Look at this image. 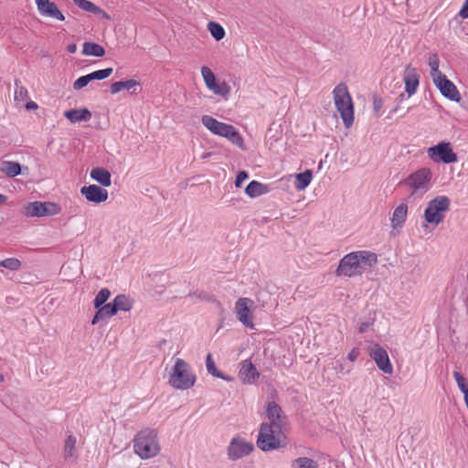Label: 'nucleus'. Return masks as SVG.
Listing matches in <instances>:
<instances>
[{
    "label": "nucleus",
    "instance_id": "29",
    "mask_svg": "<svg viewBox=\"0 0 468 468\" xmlns=\"http://www.w3.org/2000/svg\"><path fill=\"white\" fill-rule=\"evenodd\" d=\"M1 171L10 177H15L21 173V166L18 163L13 161H4Z\"/></svg>",
    "mask_w": 468,
    "mask_h": 468
},
{
    "label": "nucleus",
    "instance_id": "33",
    "mask_svg": "<svg viewBox=\"0 0 468 468\" xmlns=\"http://www.w3.org/2000/svg\"><path fill=\"white\" fill-rule=\"evenodd\" d=\"M207 29L210 32L211 36L217 40L219 41L225 37V29L223 27L217 22H208Z\"/></svg>",
    "mask_w": 468,
    "mask_h": 468
},
{
    "label": "nucleus",
    "instance_id": "24",
    "mask_svg": "<svg viewBox=\"0 0 468 468\" xmlns=\"http://www.w3.org/2000/svg\"><path fill=\"white\" fill-rule=\"evenodd\" d=\"M64 116L70 122H88L91 118V112L86 109H73L69 110L64 112Z\"/></svg>",
    "mask_w": 468,
    "mask_h": 468
},
{
    "label": "nucleus",
    "instance_id": "31",
    "mask_svg": "<svg viewBox=\"0 0 468 468\" xmlns=\"http://www.w3.org/2000/svg\"><path fill=\"white\" fill-rule=\"evenodd\" d=\"M428 63L431 68V77L432 80L444 75L439 69L440 59H439V57L437 54H435V53L431 54L429 56Z\"/></svg>",
    "mask_w": 468,
    "mask_h": 468
},
{
    "label": "nucleus",
    "instance_id": "30",
    "mask_svg": "<svg viewBox=\"0 0 468 468\" xmlns=\"http://www.w3.org/2000/svg\"><path fill=\"white\" fill-rule=\"evenodd\" d=\"M312 171L306 170L303 173H300L296 175V181H295V188L297 190H303L305 189L312 181Z\"/></svg>",
    "mask_w": 468,
    "mask_h": 468
},
{
    "label": "nucleus",
    "instance_id": "5",
    "mask_svg": "<svg viewBox=\"0 0 468 468\" xmlns=\"http://www.w3.org/2000/svg\"><path fill=\"white\" fill-rule=\"evenodd\" d=\"M334 102L340 117L346 128H350L354 122V105L347 86L339 83L333 90Z\"/></svg>",
    "mask_w": 468,
    "mask_h": 468
},
{
    "label": "nucleus",
    "instance_id": "35",
    "mask_svg": "<svg viewBox=\"0 0 468 468\" xmlns=\"http://www.w3.org/2000/svg\"><path fill=\"white\" fill-rule=\"evenodd\" d=\"M292 467L293 468H318V463L308 457H299L292 461Z\"/></svg>",
    "mask_w": 468,
    "mask_h": 468
},
{
    "label": "nucleus",
    "instance_id": "19",
    "mask_svg": "<svg viewBox=\"0 0 468 468\" xmlns=\"http://www.w3.org/2000/svg\"><path fill=\"white\" fill-rule=\"evenodd\" d=\"M266 415L271 420L270 423H275L282 427L286 421V416L284 415L282 408L274 401L268 403Z\"/></svg>",
    "mask_w": 468,
    "mask_h": 468
},
{
    "label": "nucleus",
    "instance_id": "40",
    "mask_svg": "<svg viewBox=\"0 0 468 468\" xmlns=\"http://www.w3.org/2000/svg\"><path fill=\"white\" fill-rule=\"evenodd\" d=\"M453 378L457 383L458 388L463 393L464 397L466 394L468 395V383L464 376L461 374L459 371L453 372Z\"/></svg>",
    "mask_w": 468,
    "mask_h": 468
},
{
    "label": "nucleus",
    "instance_id": "28",
    "mask_svg": "<svg viewBox=\"0 0 468 468\" xmlns=\"http://www.w3.org/2000/svg\"><path fill=\"white\" fill-rule=\"evenodd\" d=\"M206 367H207V372L210 375H212L213 377H216V378L227 380V381L231 380L230 377L225 376L223 373H221L220 371L218 370L216 364L212 358L211 354H207V356L206 357Z\"/></svg>",
    "mask_w": 468,
    "mask_h": 468
},
{
    "label": "nucleus",
    "instance_id": "2",
    "mask_svg": "<svg viewBox=\"0 0 468 468\" xmlns=\"http://www.w3.org/2000/svg\"><path fill=\"white\" fill-rule=\"evenodd\" d=\"M432 171L429 167H421L410 174L400 185L410 191L409 198L422 197L431 187Z\"/></svg>",
    "mask_w": 468,
    "mask_h": 468
},
{
    "label": "nucleus",
    "instance_id": "23",
    "mask_svg": "<svg viewBox=\"0 0 468 468\" xmlns=\"http://www.w3.org/2000/svg\"><path fill=\"white\" fill-rule=\"evenodd\" d=\"M270 187L268 185L252 180L245 188V193L251 198L259 197L262 195L269 193Z\"/></svg>",
    "mask_w": 468,
    "mask_h": 468
},
{
    "label": "nucleus",
    "instance_id": "41",
    "mask_svg": "<svg viewBox=\"0 0 468 468\" xmlns=\"http://www.w3.org/2000/svg\"><path fill=\"white\" fill-rule=\"evenodd\" d=\"M1 264L4 266L5 269L16 271H18L21 268V261L16 258H7L3 261H1Z\"/></svg>",
    "mask_w": 468,
    "mask_h": 468
},
{
    "label": "nucleus",
    "instance_id": "4",
    "mask_svg": "<svg viewBox=\"0 0 468 468\" xmlns=\"http://www.w3.org/2000/svg\"><path fill=\"white\" fill-rule=\"evenodd\" d=\"M134 452L142 459H150L160 452L157 432L153 429H144L133 440Z\"/></svg>",
    "mask_w": 468,
    "mask_h": 468
},
{
    "label": "nucleus",
    "instance_id": "48",
    "mask_svg": "<svg viewBox=\"0 0 468 468\" xmlns=\"http://www.w3.org/2000/svg\"><path fill=\"white\" fill-rule=\"evenodd\" d=\"M26 109L27 110H36V109H37V104L33 101H29L26 104Z\"/></svg>",
    "mask_w": 468,
    "mask_h": 468
},
{
    "label": "nucleus",
    "instance_id": "42",
    "mask_svg": "<svg viewBox=\"0 0 468 468\" xmlns=\"http://www.w3.org/2000/svg\"><path fill=\"white\" fill-rule=\"evenodd\" d=\"M111 294H96V298L94 300L95 308H99L107 302Z\"/></svg>",
    "mask_w": 468,
    "mask_h": 468
},
{
    "label": "nucleus",
    "instance_id": "44",
    "mask_svg": "<svg viewBox=\"0 0 468 468\" xmlns=\"http://www.w3.org/2000/svg\"><path fill=\"white\" fill-rule=\"evenodd\" d=\"M373 106H374V111L377 114H378L379 111L381 110L382 106H383V101L381 99L379 98H374V101H373Z\"/></svg>",
    "mask_w": 468,
    "mask_h": 468
},
{
    "label": "nucleus",
    "instance_id": "26",
    "mask_svg": "<svg viewBox=\"0 0 468 468\" xmlns=\"http://www.w3.org/2000/svg\"><path fill=\"white\" fill-rule=\"evenodd\" d=\"M97 309L98 311L91 321L92 324H96L101 320H103L106 317H111L116 314V308H114L112 303L104 304Z\"/></svg>",
    "mask_w": 468,
    "mask_h": 468
},
{
    "label": "nucleus",
    "instance_id": "1",
    "mask_svg": "<svg viewBox=\"0 0 468 468\" xmlns=\"http://www.w3.org/2000/svg\"><path fill=\"white\" fill-rule=\"evenodd\" d=\"M378 262L376 253L368 250L352 251L339 261L335 274L337 277L351 278L360 276Z\"/></svg>",
    "mask_w": 468,
    "mask_h": 468
},
{
    "label": "nucleus",
    "instance_id": "52",
    "mask_svg": "<svg viewBox=\"0 0 468 468\" xmlns=\"http://www.w3.org/2000/svg\"><path fill=\"white\" fill-rule=\"evenodd\" d=\"M5 380L4 376L0 373V382H3Z\"/></svg>",
    "mask_w": 468,
    "mask_h": 468
},
{
    "label": "nucleus",
    "instance_id": "46",
    "mask_svg": "<svg viewBox=\"0 0 468 468\" xmlns=\"http://www.w3.org/2000/svg\"><path fill=\"white\" fill-rule=\"evenodd\" d=\"M459 15L463 18H468V0H465L464 4L463 5L459 12Z\"/></svg>",
    "mask_w": 468,
    "mask_h": 468
},
{
    "label": "nucleus",
    "instance_id": "7",
    "mask_svg": "<svg viewBox=\"0 0 468 468\" xmlns=\"http://www.w3.org/2000/svg\"><path fill=\"white\" fill-rule=\"evenodd\" d=\"M451 207V200L446 196H437L431 199L424 210V219L428 224L438 226L445 218Z\"/></svg>",
    "mask_w": 468,
    "mask_h": 468
},
{
    "label": "nucleus",
    "instance_id": "32",
    "mask_svg": "<svg viewBox=\"0 0 468 468\" xmlns=\"http://www.w3.org/2000/svg\"><path fill=\"white\" fill-rule=\"evenodd\" d=\"M133 302L126 296V294H117L113 300L112 306L118 310L129 311L132 308Z\"/></svg>",
    "mask_w": 468,
    "mask_h": 468
},
{
    "label": "nucleus",
    "instance_id": "25",
    "mask_svg": "<svg viewBox=\"0 0 468 468\" xmlns=\"http://www.w3.org/2000/svg\"><path fill=\"white\" fill-rule=\"evenodd\" d=\"M90 176L93 180L97 181L100 185H101L104 187L110 186L112 184L111 173L104 168H92Z\"/></svg>",
    "mask_w": 468,
    "mask_h": 468
},
{
    "label": "nucleus",
    "instance_id": "51",
    "mask_svg": "<svg viewBox=\"0 0 468 468\" xmlns=\"http://www.w3.org/2000/svg\"><path fill=\"white\" fill-rule=\"evenodd\" d=\"M99 292L105 293V292H110V290H109V289H107V288H103V289H101V290L99 291Z\"/></svg>",
    "mask_w": 468,
    "mask_h": 468
},
{
    "label": "nucleus",
    "instance_id": "20",
    "mask_svg": "<svg viewBox=\"0 0 468 468\" xmlns=\"http://www.w3.org/2000/svg\"><path fill=\"white\" fill-rule=\"evenodd\" d=\"M239 377L243 383H251L259 378L260 374L256 367L250 361H244L239 372Z\"/></svg>",
    "mask_w": 468,
    "mask_h": 468
},
{
    "label": "nucleus",
    "instance_id": "16",
    "mask_svg": "<svg viewBox=\"0 0 468 468\" xmlns=\"http://www.w3.org/2000/svg\"><path fill=\"white\" fill-rule=\"evenodd\" d=\"M112 68H107L81 76L73 82V89L79 90L86 87L92 80H101L107 79L112 75Z\"/></svg>",
    "mask_w": 468,
    "mask_h": 468
},
{
    "label": "nucleus",
    "instance_id": "39",
    "mask_svg": "<svg viewBox=\"0 0 468 468\" xmlns=\"http://www.w3.org/2000/svg\"><path fill=\"white\" fill-rule=\"evenodd\" d=\"M76 438L73 435H69L65 441L64 445V457L65 459L70 458L75 453Z\"/></svg>",
    "mask_w": 468,
    "mask_h": 468
},
{
    "label": "nucleus",
    "instance_id": "53",
    "mask_svg": "<svg viewBox=\"0 0 468 468\" xmlns=\"http://www.w3.org/2000/svg\"><path fill=\"white\" fill-rule=\"evenodd\" d=\"M9 300H12V298L6 297V301H7L8 303H9Z\"/></svg>",
    "mask_w": 468,
    "mask_h": 468
},
{
    "label": "nucleus",
    "instance_id": "15",
    "mask_svg": "<svg viewBox=\"0 0 468 468\" xmlns=\"http://www.w3.org/2000/svg\"><path fill=\"white\" fill-rule=\"evenodd\" d=\"M38 13L45 17L64 21L65 16L54 2L49 0H35Z\"/></svg>",
    "mask_w": 468,
    "mask_h": 468
},
{
    "label": "nucleus",
    "instance_id": "36",
    "mask_svg": "<svg viewBox=\"0 0 468 468\" xmlns=\"http://www.w3.org/2000/svg\"><path fill=\"white\" fill-rule=\"evenodd\" d=\"M209 90L216 95L227 98L230 93V87L226 81L216 82L213 87H210Z\"/></svg>",
    "mask_w": 468,
    "mask_h": 468
},
{
    "label": "nucleus",
    "instance_id": "14",
    "mask_svg": "<svg viewBox=\"0 0 468 468\" xmlns=\"http://www.w3.org/2000/svg\"><path fill=\"white\" fill-rule=\"evenodd\" d=\"M432 81L443 97L452 101H459L461 100L458 89L445 75Z\"/></svg>",
    "mask_w": 468,
    "mask_h": 468
},
{
    "label": "nucleus",
    "instance_id": "47",
    "mask_svg": "<svg viewBox=\"0 0 468 468\" xmlns=\"http://www.w3.org/2000/svg\"><path fill=\"white\" fill-rule=\"evenodd\" d=\"M371 325L369 322H364L359 325L358 331L359 333H365L368 327Z\"/></svg>",
    "mask_w": 468,
    "mask_h": 468
},
{
    "label": "nucleus",
    "instance_id": "34",
    "mask_svg": "<svg viewBox=\"0 0 468 468\" xmlns=\"http://www.w3.org/2000/svg\"><path fill=\"white\" fill-rule=\"evenodd\" d=\"M15 101L16 102H24L26 100L28 99V91L26 87L21 85V82L19 80H15Z\"/></svg>",
    "mask_w": 468,
    "mask_h": 468
},
{
    "label": "nucleus",
    "instance_id": "11",
    "mask_svg": "<svg viewBox=\"0 0 468 468\" xmlns=\"http://www.w3.org/2000/svg\"><path fill=\"white\" fill-rule=\"evenodd\" d=\"M256 305L254 301L250 298H239L235 304V313L237 319L246 327L254 328L252 313Z\"/></svg>",
    "mask_w": 468,
    "mask_h": 468
},
{
    "label": "nucleus",
    "instance_id": "45",
    "mask_svg": "<svg viewBox=\"0 0 468 468\" xmlns=\"http://www.w3.org/2000/svg\"><path fill=\"white\" fill-rule=\"evenodd\" d=\"M359 353H360V352H359V349H358V348H356V347H355V348H353V349L348 353V355H347V358H348L350 361L354 362V361L357 358V356H359Z\"/></svg>",
    "mask_w": 468,
    "mask_h": 468
},
{
    "label": "nucleus",
    "instance_id": "6",
    "mask_svg": "<svg viewBox=\"0 0 468 468\" xmlns=\"http://www.w3.org/2000/svg\"><path fill=\"white\" fill-rule=\"evenodd\" d=\"M282 429V426L275 423H261L257 439V446L263 452H269L281 447L282 439L284 438Z\"/></svg>",
    "mask_w": 468,
    "mask_h": 468
},
{
    "label": "nucleus",
    "instance_id": "22",
    "mask_svg": "<svg viewBox=\"0 0 468 468\" xmlns=\"http://www.w3.org/2000/svg\"><path fill=\"white\" fill-rule=\"evenodd\" d=\"M138 87H140V82L135 80H121L111 85V92L116 94L122 90H126L130 94H136Z\"/></svg>",
    "mask_w": 468,
    "mask_h": 468
},
{
    "label": "nucleus",
    "instance_id": "9",
    "mask_svg": "<svg viewBox=\"0 0 468 468\" xmlns=\"http://www.w3.org/2000/svg\"><path fill=\"white\" fill-rule=\"evenodd\" d=\"M428 155L434 163L452 164L457 162V154L449 142H441L428 148Z\"/></svg>",
    "mask_w": 468,
    "mask_h": 468
},
{
    "label": "nucleus",
    "instance_id": "21",
    "mask_svg": "<svg viewBox=\"0 0 468 468\" xmlns=\"http://www.w3.org/2000/svg\"><path fill=\"white\" fill-rule=\"evenodd\" d=\"M419 74L413 68H408L405 71L403 80L405 82V90L409 96L413 95L419 86Z\"/></svg>",
    "mask_w": 468,
    "mask_h": 468
},
{
    "label": "nucleus",
    "instance_id": "17",
    "mask_svg": "<svg viewBox=\"0 0 468 468\" xmlns=\"http://www.w3.org/2000/svg\"><path fill=\"white\" fill-rule=\"evenodd\" d=\"M80 194L91 203L100 204L107 200L108 191L97 185L84 186L80 188Z\"/></svg>",
    "mask_w": 468,
    "mask_h": 468
},
{
    "label": "nucleus",
    "instance_id": "12",
    "mask_svg": "<svg viewBox=\"0 0 468 468\" xmlns=\"http://www.w3.org/2000/svg\"><path fill=\"white\" fill-rule=\"evenodd\" d=\"M369 356L375 361L379 370L385 374L391 375L393 367L390 363L388 352L380 345L375 343L368 347Z\"/></svg>",
    "mask_w": 468,
    "mask_h": 468
},
{
    "label": "nucleus",
    "instance_id": "43",
    "mask_svg": "<svg viewBox=\"0 0 468 468\" xmlns=\"http://www.w3.org/2000/svg\"><path fill=\"white\" fill-rule=\"evenodd\" d=\"M249 177V174L246 171H240L235 179L236 187H240L243 181H245Z\"/></svg>",
    "mask_w": 468,
    "mask_h": 468
},
{
    "label": "nucleus",
    "instance_id": "50",
    "mask_svg": "<svg viewBox=\"0 0 468 468\" xmlns=\"http://www.w3.org/2000/svg\"><path fill=\"white\" fill-rule=\"evenodd\" d=\"M6 200H7V197L5 195L0 194V205L5 203Z\"/></svg>",
    "mask_w": 468,
    "mask_h": 468
},
{
    "label": "nucleus",
    "instance_id": "10",
    "mask_svg": "<svg viewBox=\"0 0 468 468\" xmlns=\"http://www.w3.org/2000/svg\"><path fill=\"white\" fill-rule=\"evenodd\" d=\"M60 210V207L54 202L34 201L27 204L24 213L27 217L42 218L58 215Z\"/></svg>",
    "mask_w": 468,
    "mask_h": 468
},
{
    "label": "nucleus",
    "instance_id": "18",
    "mask_svg": "<svg viewBox=\"0 0 468 468\" xmlns=\"http://www.w3.org/2000/svg\"><path fill=\"white\" fill-rule=\"evenodd\" d=\"M409 207L406 202L400 203L393 211L390 222L392 230H399L407 220Z\"/></svg>",
    "mask_w": 468,
    "mask_h": 468
},
{
    "label": "nucleus",
    "instance_id": "27",
    "mask_svg": "<svg viewBox=\"0 0 468 468\" xmlns=\"http://www.w3.org/2000/svg\"><path fill=\"white\" fill-rule=\"evenodd\" d=\"M82 54L85 56H93V57L101 58V57L104 56L105 50L101 45H99L97 43L85 42L83 44Z\"/></svg>",
    "mask_w": 468,
    "mask_h": 468
},
{
    "label": "nucleus",
    "instance_id": "13",
    "mask_svg": "<svg viewBox=\"0 0 468 468\" xmlns=\"http://www.w3.org/2000/svg\"><path fill=\"white\" fill-rule=\"evenodd\" d=\"M254 450V445L239 438H233L228 448L229 458L236 461L249 455Z\"/></svg>",
    "mask_w": 468,
    "mask_h": 468
},
{
    "label": "nucleus",
    "instance_id": "49",
    "mask_svg": "<svg viewBox=\"0 0 468 468\" xmlns=\"http://www.w3.org/2000/svg\"><path fill=\"white\" fill-rule=\"evenodd\" d=\"M67 50L71 54L75 53L77 51V45L74 43L68 45Z\"/></svg>",
    "mask_w": 468,
    "mask_h": 468
},
{
    "label": "nucleus",
    "instance_id": "38",
    "mask_svg": "<svg viewBox=\"0 0 468 468\" xmlns=\"http://www.w3.org/2000/svg\"><path fill=\"white\" fill-rule=\"evenodd\" d=\"M201 75L208 90L217 82L215 74L208 67L203 66L201 68Z\"/></svg>",
    "mask_w": 468,
    "mask_h": 468
},
{
    "label": "nucleus",
    "instance_id": "8",
    "mask_svg": "<svg viewBox=\"0 0 468 468\" xmlns=\"http://www.w3.org/2000/svg\"><path fill=\"white\" fill-rule=\"evenodd\" d=\"M195 381L196 377L189 372L188 364L185 360L177 358L169 378V384L176 389L184 390L193 387Z\"/></svg>",
    "mask_w": 468,
    "mask_h": 468
},
{
    "label": "nucleus",
    "instance_id": "3",
    "mask_svg": "<svg viewBox=\"0 0 468 468\" xmlns=\"http://www.w3.org/2000/svg\"><path fill=\"white\" fill-rule=\"evenodd\" d=\"M201 122L212 134L224 137L239 148L245 149L244 140L233 125L219 122L210 115H203Z\"/></svg>",
    "mask_w": 468,
    "mask_h": 468
},
{
    "label": "nucleus",
    "instance_id": "37",
    "mask_svg": "<svg viewBox=\"0 0 468 468\" xmlns=\"http://www.w3.org/2000/svg\"><path fill=\"white\" fill-rule=\"evenodd\" d=\"M73 3L80 9L93 13L98 14L101 9L92 2L89 0H73Z\"/></svg>",
    "mask_w": 468,
    "mask_h": 468
}]
</instances>
